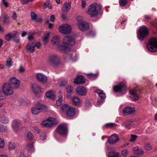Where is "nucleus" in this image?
<instances>
[{"instance_id": "obj_64", "label": "nucleus", "mask_w": 157, "mask_h": 157, "mask_svg": "<svg viewBox=\"0 0 157 157\" xmlns=\"http://www.w3.org/2000/svg\"><path fill=\"white\" fill-rule=\"evenodd\" d=\"M19 157H28L27 156L25 155L24 153L23 152H21Z\"/></svg>"}, {"instance_id": "obj_21", "label": "nucleus", "mask_w": 157, "mask_h": 157, "mask_svg": "<svg viewBox=\"0 0 157 157\" xmlns=\"http://www.w3.org/2000/svg\"><path fill=\"white\" fill-rule=\"evenodd\" d=\"M33 91L36 94L39 93L41 92V89L38 85L36 83H34L32 86Z\"/></svg>"}, {"instance_id": "obj_35", "label": "nucleus", "mask_w": 157, "mask_h": 157, "mask_svg": "<svg viewBox=\"0 0 157 157\" xmlns=\"http://www.w3.org/2000/svg\"><path fill=\"white\" fill-rule=\"evenodd\" d=\"M135 111L134 108L128 107V115L134 114Z\"/></svg>"}, {"instance_id": "obj_31", "label": "nucleus", "mask_w": 157, "mask_h": 157, "mask_svg": "<svg viewBox=\"0 0 157 157\" xmlns=\"http://www.w3.org/2000/svg\"><path fill=\"white\" fill-rule=\"evenodd\" d=\"M70 107L67 104H65L61 107V109L63 112L66 113Z\"/></svg>"}, {"instance_id": "obj_39", "label": "nucleus", "mask_w": 157, "mask_h": 157, "mask_svg": "<svg viewBox=\"0 0 157 157\" xmlns=\"http://www.w3.org/2000/svg\"><path fill=\"white\" fill-rule=\"evenodd\" d=\"M5 39L6 41H10L12 39L11 34L8 33L6 34L5 37Z\"/></svg>"}, {"instance_id": "obj_26", "label": "nucleus", "mask_w": 157, "mask_h": 157, "mask_svg": "<svg viewBox=\"0 0 157 157\" xmlns=\"http://www.w3.org/2000/svg\"><path fill=\"white\" fill-rule=\"evenodd\" d=\"M95 92L97 93L99 97L101 99L104 100V99L105 98V95L103 92L101 90H97L94 91Z\"/></svg>"}, {"instance_id": "obj_59", "label": "nucleus", "mask_w": 157, "mask_h": 157, "mask_svg": "<svg viewBox=\"0 0 157 157\" xmlns=\"http://www.w3.org/2000/svg\"><path fill=\"white\" fill-rule=\"evenodd\" d=\"M82 8H84L85 7V5L86 4V0H82Z\"/></svg>"}, {"instance_id": "obj_48", "label": "nucleus", "mask_w": 157, "mask_h": 157, "mask_svg": "<svg viewBox=\"0 0 157 157\" xmlns=\"http://www.w3.org/2000/svg\"><path fill=\"white\" fill-rule=\"evenodd\" d=\"M91 105L90 101L88 99H86L85 101V105L87 107L90 106Z\"/></svg>"}, {"instance_id": "obj_37", "label": "nucleus", "mask_w": 157, "mask_h": 157, "mask_svg": "<svg viewBox=\"0 0 157 157\" xmlns=\"http://www.w3.org/2000/svg\"><path fill=\"white\" fill-rule=\"evenodd\" d=\"M64 7L67 11L70 10L71 8V2H66L64 4Z\"/></svg>"}, {"instance_id": "obj_45", "label": "nucleus", "mask_w": 157, "mask_h": 157, "mask_svg": "<svg viewBox=\"0 0 157 157\" xmlns=\"http://www.w3.org/2000/svg\"><path fill=\"white\" fill-rule=\"evenodd\" d=\"M6 127L3 125H0V131L3 132H4L6 129Z\"/></svg>"}, {"instance_id": "obj_16", "label": "nucleus", "mask_w": 157, "mask_h": 157, "mask_svg": "<svg viewBox=\"0 0 157 157\" xmlns=\"http://www.w3.org/2000/svg\"><path fill=\"white\" fill-rule=\"evenodd\" d=\"M77 93L79 95L84 96L86 95L87 90L83 86H79L77 88Z\"/></svg>"}, {"instance_id": "obj_50", "label": "nucleus", "mask_w": 157, "mask_h": 157, "mask_svg": "<svg viewBox=\"0 0 157 157\" xmlns=\"http://www.w3.org/2000/svg\"><path fill=\"white\" fill-rule=\"evenodd\" d=\"M33 145L32 144H28L26 146L27 149L29 151H30L31 150H32L33 148Z\"/></svg>"}, {"instance_id": "obj_5", "label": "nucleus", "mask_w": 157, "mask_h": 157, "mask_svg": "<svg viewBox=\"0 0 157 157\" xmlns=\"http://www.w3.org/2000/svg\"><path fill=\"white\" fill-rule=\"evenodd\" d=\"M126 85L124 83L121 82L117 85L113 86V89L116 92H120L124 94L126 92Z\"/></svg>"}, {"instance_id": "obj_34", "label": "nucleus", "mask_w": 157, "mask_h": 157, "mask_svg": "<svg viewBox=\"0 0 157 157\" xmlns=\"http://www.w3.org/2000/svg\"><path fill=\"white\" fill-rule=\"evenodd\" d=\"M50 35L49 32L47 33L46 36H44L43 39V41L45 44H47L48 41V39L50 36Z\"/></svg>"}, {"instance_id": "obj_22", "label": "nucleus", "mask_w": 157, "mask_h": 157, "mask_svg": "<svg viewBox=\"0 0 157 157\" xmlns=\"http://www.w3.org/2000/svg\"><path fill=\"white\" fill-rule=\"evenodd\" d=\"M20 123V121L18 120H14L12 122V127L14 130H16L19 128Z\"/></svg>"}, {"instance_id": "obj_43", "label": "nucleus", "mask_w": 157, "mask_h": 157, "mask_svg": "<svg viewBox=\"0 0 157 157\" xmlns=\"http://www.w3.org/2000/svg\"><path fill=\"white\" fill-rule=\"evenodd\" d=\"M6 65L9 67H10L12 65V60L10 57H9L6 61Z\"/></svg>"}, {"instance_id": "obj_33", "label": "nucleus", "mask_w": 157, "mask_h": 157, "mask_svg": "<svg viewBox=\"0 0 157 157\" xmlns=\"http://www.w3.org/2000/svg\"><path fill=\"white\" fill-rule=\"evenodd\" d=\"M0 121L4 123H7L9 121L8 118L4 116H2L0 117Z\"/></svg>"}, {"instance_id": "obj_57", "label": "nucleus", "mask_w": 157, "mask_h": 157, "mask_svg": "<svg viewBox=\"0 0 157 157\" xmlns=\"http://www.w3.org/2000/svg\"><path fill=\"white\" fill-rule=\"evenodd\" d=\"M18 71L19 72L22 73L25 71V69L22 67L21 65L20 66Z\"/></svg>"}, {"instance_id": "obj_63", "label": "nucleus", "mask_w": 157, "mask_h": 157, "mask_svg": "<svg viewBox=\"0 0 157 157\" xmlns=\"http://www.w3.org/2000/svg\"><path fill=\"white\" fill-rule=\"evenodd\" d=\"M103 100L101 99L100 98V99H98V100L97 102V104L98 105H100L101 102L103 101Z\"/></svg>"}, {"instance_id": "obj_55", "label": "nucleus", "mask_w": 157, "mask_h": 157, "mask_svg": "<svg viewBox=\"0 0 157 157\" xmlns=\"http://www.w3.org/2000/svg\"><path fill=\"white\" fill-rule=\"evenodd\" d=\"M122 154L124 157H126L128 154L127 151V150H124L121 152Z\"/></svg>"}, {"instance_id": "obj_42", "label": "nucleus", "mask_w": 157, "mask_h": 157, "mask_svg": "<svg viewBox=\"0 0 157 157\" xmlns=\"http://www.w3.org/2000/svg\"><path fill=\"white\" fill-rule=\"evenodd\" d=\"M119 3L121 6H123L127 4V2L126 0H120Z\"/></svg>"}, {"instance_id": "obj_9", "label": "nucleus", "mask_w": 157, "mask_h": 157, "mask_svg": "<svg viewBox=\"0 0 157 157\" xmlns=\"http://www.w3.org/2000/svg\"><path fill=\"white\" fill-rule=\"evenodd\" d=\"M59 30L62 33L68 34L71 32V27L70 25L68 24H63L59 26Z\"/></svg>"}, {"instance_id": "obj_7", "label": "nucleus", "mask_w": 157, "mask_h": 157, "mask_svg": "<svg viewBox=\"0 0 157 157\" xmlns=\"http://www.w3.org/2000/svg\"><path fill=\"white\" fill-rule=\"evenodd\" d=\"M2 91L3 93L6 95L9 96L13 92V87L9 83H5L2 87Z\"/></svg>"}, {"instance_id": "obj_8", "label": "nucleus", "mask_w": 157, "mask_h": 157, "mask_svg": "<svg viewBox=\"0 0 157 157\" xmlns=\"http://www.w3.org/2000/svg\"><path fill=\"white\" fill-rule=\"evenodd\" d=\"M57 123V121L55 118L49 117L47 119V121L43 122L42 124L44 127H51Z\"/></svg>"}, {"instance_id": "obj_24", "label": "nucleus", "mask_w": 157, "mask_h": 157, "mask_svg": "<svg viewBox=\"0 0 157 157\" xmlns=\"http://www.w3.org/2000/svg\"><path fill=\"white\" fill-rule=\"evenodd\" d=\"M59 41V38L57 36H54L51 40L52 44L54 46L58 45Z\"/></svg>"}, {"instance_id": "obj_53", "label": "nucleus", "mask_w": 157, "mask_h": 157, "mask_svg": "<svg viewBox=\"0 0 157 157\" xmlns=\"http://www.w3.org/2000/svg\"><path fill=\"white\" fill-rule=\"evenodd\" d=\"M128 128H129V125H130V127H132L134 126V122L133 121H128Z\"/></svg>"}, {"instance_id": "obj_30", "label": "nucleus", "mask_w": 157, "mask_h": 157, "mask_svg": "<svg viewBox=\"0 0 157 157\" xmlns=\"http://www.w3.org/2000/svg\"><path fill=\"white\" fill-rule=\"evenodd\" d=\"M86 75L90 79H94L97 78L98 75L97 74H93L92 73L86 74Z\"/></svg>"}, {"instance_id": "obj_25", "label": "nucleus", "mask_w": 157, "mask_h": 157, "mask_svg": "<svg viewBox=\"0 0 157 157\" xmlns=\"http://www.w3.org/2000/svg\"><path fill=\"white\" fill-rule=\"evenodd\" d=\"M72 103L75 106H78L80 105L81 101L78 98L74 97L72 99Z\"/></svg>"}, {"instance_id": "obj_47", "label": "nucleus", "mask_w": 157, "mask_h": 157, "mask_svg": "<svg viewBox=\"0 0 157 157\" xmlns=\"http://www.w3.org/2000/svg\"><path fill=\"white\" fill-rule=\"evenodd\" d=\"M4 140L3 139L0 138V148H3L4 147Z\"/></svg>"}, {"instance_id": "obj_38", "label": "nucleus", "mask_w": 157, "mask_h": 157, "mask_svg": "<svg viewBox=\"0 0 157 157\" xmlns=\"http://www.w3.org/2000/svg\"><path fill=\"white\" fill-rule=\"evenodd\" d=\"M144 147L147 150H150L152 148L151 146L150 143H146L144 144Z\"/></svg>"}, {"instance_id": "obj_3", "label": "nucleus", "mask_w": 157, "mask_h": 157, "mask_svg": "<svg viewBox=\"0 0 157 157\" xmlns=\"http://www.w3.org/2000/svg\"><path fill=\"white\" fill-rule=\"evenodd\" d=\"M148 50L154 52L157 51V38H153L151 39L147 45Z\"/></svg>"}, {"instance_id": "obj_2", "label": "nucleus", "mask_w": 157, "mask_h": 157, "mask_svg": "<svg viewBox=\"0 0 157 157\" xmlns=\"http://www.w3.org/2000/svg\"><path fill=\"white\" fill-rule=\"evenodd\" d=\"M56 133L61 136H66L68 133V129L66 124L62 123L59 125L56 129Z\"/></svg>"}, {"instance_id": "obj_29", "label": "nucleus", "mask_w": 157, "mask_h": 157, "mask_svg": "<svg viewBox=\"0 0 157 157\" xmlns=\"http://www.w3.org/2000/svg\"><path fill=\"white\" fill-rule=\"evenodd\" d=\"M50 1L49 0H47L44 3V5L43 6V8L44 9H46L47 7L51 9L52 8V5L50 4Z\"/></svg>"}, {"instance_id": "obj_51", "label": "nucleus", "mask_w": 157, "mask_h": 157, "mask_svg": "<svg viewBox=\"0 0 157 157\" xmlns=\"http://www.w3.org/2000/svg\"><path fill=\"white\" fill-rule=\"evenodd\" d=\"M33 43H34L35 44H34V47H36L38 48H39L41 46V44L40 42H33Z\"/></svg>"}, {"instance_id": "obj_49", "label": "nucleus", "mask_w": 157, "mask_h": 157, "mask_svg": "<svg viewBox=\"0 0 157 157\" xmlns=\"http://www.w3.org/2000/svg\"><path fill=\"white\" fill-rule=\"evenodd\" d=\"M8 148L9 150H11L15 148L13 143L10 142L8 145Z\"/></svg>"}, {"instance_id": "obj_56", "label": "nucleus", "mask_w": 157, "mask_h": 157, "mask_svg": "<svg viewBox=\"0 0 157 157\" xmlns=\"http://www.w3.org/2000/svg\"><path fill=\"white\" fill-rule=\"evenodd\" d=\"M66 48V47L65 46L60 45L58 47V49L60 50H65Z\"/></svg>"}, {"instance_id": "obj_12", "label": "nucleus", "mask_w": 157, "mask_h": 157, "mask_svg": "<svg viewBox=\"0 0 157 157\" xmlns=\"http://www.w3.org/2000/svg\"><path fill=\"white\" fill-rule=\"evenodd\" d=\"M43 107V105L40 104H38L35 107L32 108V113L34 115L38 114L42 111Z\"/></svg>"}, {"instance_id": "obj_54", "label": "nucleus", "mask_w": 157, "mask_h": 157, "mask_svg": "<svg viewBox=\"0 0 157 157\" xmlns=\"http://www.w3.org/2000/svg\"><path fill=\"white\" fill-rule=\"evenodd\" d=\"M123 113L125 115H128V107H126L123 109Z\"/></svg>"}, {"instance_id": "obj_32", "label": "nucleus", "mask_w": 157, "mask_h": 157, "mask_svg": "<svg viewBox=\"0 0 157 157\" xmlns=\"http://www.w3.org/2000/svg\"><path fill=\"white\" fill-rule=\"evenodd\" d=\"M62 96L60 95L58 99L56 101V105L58 106H59L61 105V102L63 101Z\"/></svg>"}, {"instance_id": "obj_40", "label": "nucleus", "mask_w": 157, "mask_h": 157, "mask_svg": "<svg viewBox=\"0 0 157 157\" xmlns=\"http://www.w3.org/2000/svg\"><path fill=\"white\" fill-rule=\"evenodd\" d=\"M66 89L67 92L69 94L72 93L73 90V86H67Z\"/></svg>"}, {"instance_id": "obj_23", "label": "nucleus", "mask_w": 157, "mask_h": 157, "mask_svg": "<svg viewBox=\"0 0 157 157\" xmlns=\"http://www.w3.org/2000/svg\"><path fill=\"white\" fill-rule=\"evenodd\" d=\"M75 108L72 107H70L66 112L67 115L70 117H73L75 113Z\"/></svg>"}, {"instance_id": "obj_17", "label": "nucleus", "mask_w": 157, "mask_h": 157, "mask_svg": "<svg viewBox=\"0 0 157 157\" xmlns=\"http://www.w3.org/2000/svg\"><path fill=\"white\" fill-rule=\"evenodd\" d=\"M36 77L37 79L42 82L45 83L47 81V77L41 73H37Z\"/></svg>"}, {"instance_id": "obj_6", "label": "nucleus", "mask_w": 157, "mask_h": 157, "mask_svg": "<svg viewBox=\"0 0 157 157\" xmlns=\"http://www.w3.org/2000/svg\"><path fill=\"white\" fill-rule=\"evenodd\" d=\"M148 34V31L147 28L145 26H142L139 28L137 36L139 40H142L147 36Z\"/></svg>"}, {"instance_id": "obj_58", "label": "nucleus", "mask_w": 157, "mask_h": 157, "mask_svg": "<svg viewBox=\"0 0 157 157\" xmlns=\"http://www.w3.org/2000/svg\"><path fill=\"white\" fill-rule=\"evenodd\" d=\"M12 17L13 20H15L17 19V15L16 12L15 11L13 12Z\"/></svg>"}, {"instance_id": "obj_60", "label": "nucleus", "mask_w": 157, "mask_h": 157, "mask_svg": "<svg viewBox=\"0 0 157 157\" xmlns=\"http://www.w3.org/2000/svg\"><path fill=\"white\" fill-rule=\"evenodd\" d=\"M2 2L3 3L6 7H7L8 6V3L7 2L5 1V0H2Z\"/></svg>"}, {"instance_id": "obj_11", "label": "nucleus", "mask_w": 157, "mask_h": 157, "mask_svg": "<svg viewBox=\"0 0 157 157\" xmlns=\"http://www.w3.org/2000/svg\"><path fill=\"white\" fill-rule=\"evenodd\" d=\"M63 43L64 44L69 46H73L75 43L74 39L71 37L68 36L64 37Z\"/></svg>"}, {"instance_id": "obj_44", "label": "nucleus", "mask_w": 157, "mask_h": 157, "mask_svg": "<svg viewBox=\"0 0 157 157\" xmlns=\"http://www.w3.org/2000/svg\"><path fill=\"white\" fill-rule=\"evenodd\" d=\"M137 137V136L136 135H131V138L130 139L129 141L131 142L135 141Z\"/></svg>"}, {"instance_id": "obj_62", "label": "nucleus", "mask_w": 157, "mask_h": 157, "mask_svg": "<svg viewBox=\"0 0 157 157\" xmlns=\"http://www.w3.org/2000/svg\"><path fill=\"white\" fill-rule=\"evenodd\" d=\"M55 19V17L54 15H52L50 18V20L52 22H53Z\"/></svg>"}, {"instance_id": "obj_1", "label": "nucleus", "mask_w": 157, "mask_h": 157, "mask_svg": "<svg viewBox=\"0 0 157 157\" xmlns=\"http://www.w3.org/2000/svg\"><path fill=\"white\" fill-rule=\"evenodd\" d=\"M101 10V6L97 3H94L89 6L87 13L90 17H94L98 16Z\"/></svg>"}, {"instance_id": "obj_28", "label": "nucleus", "mask_w": 157, "mask_h": 157, "mask_svg": "<svg viewBox=\"0 0 157 157\" xmlns=\"http://www.w3.org/2000/svg\"><path fill=\"white\" fill-rule=\"evenodd\" d=\"M108 155L109 157H118L119 156L118 152L113 149L109 152Z\"/></svg>"}, {"instance_id": "obj_14", "label": "nucleus", "mask_w": 157, "mask_h": 157, "mask_svg": "<svg viewBox=\"0 0 157 157\" xmlns=\"http://www.w3.org/2000/svg\"><path fill=\"white\" fill-rule=\"evenodd\" d=\"M11 86L14 88L18 87L19 86L20 81L15 77H13L10 80V83Z\"/></svg>"}, {"instance_id": "obj_19", "label": "nucleus", "mask_w": 157, "mask_h": 157, "mask_svg": "<svg viewBox=\"0 0 157 157\" xmlns=\"http://www.w3.org/2000/svg\"><path fill=\"white\" fill-rule=\"evenodd\" d=\"M58 56L56 55H53L50 56L49 59L50 62L53 64H55L58 63L59 61Z\"/></svg>"}, {"instance_id": "obj_18", "label": "nucleus", "mask_w": 157, "mask_h": 157, "mask_svg": "<svg viewBox=\"0 0 157 157\" xmlns=\"http://www.w3.org/2000/svg\"><path fill=\"white\" fill-rule=\"evenodd\" d=\"M108 142L110 144H114L119 140L118 137L116 134H113L109 137L108 139Z\"/></svg>"}, {"instance_id": "obj_41", "label": "nucleus", "mask_w": 157, "mask_h": 157, "mask_svg": "<svg viewBox=\"0 0 157 157\" xmlns=\"http://www.w3.org/2000/svg\"><path fill=\"white\" fill-rule=\"evenodd\" d=\"M115 125L116 124L114 123H109L106 124L105 125L104 127L106 128H112L113 127L115 126Z\"/></svg>"}, {"instance_id": "obj_61", "label": "nucleus", "mask_w": 157, "mask_h": 157, "mask_svg": "<svg viewBox=\"0 0 157 157\" xmlns=\"http://www.w3.org/2000/svg\"><path fill=\"white\" fill-rule=\"evenodd\" d=\"M5 98V97L3 95L1 91L0 90V99L3 100Z\"/></svg>"}, {"instance_id": "obj_4", "label": "nucleus", "mask_w": 157, "mask_h": 157, "mask_svg": "<svg viewBox=\"0 0 157 157\" xmlns=\"http://www.w3.org/2000/svg\"><path fill=\"white\" fill-rule=\"evenodd\" d=\"M77 24L79 29L82 31H85L89 28V25L86 21L83 20L80 17L77 18Z\"/></svg>"}, {"instance_id": "obj_15", "label": "nucleus", "mask_w": 157, "mask_h": 157, "mask_svg": "<svg viewBox=\"0 0 157 157\" xmlns=\"http://www.w3.org/2000/svg\"><path fill=\"white\" fill-rule=\"evenodd\" d=\"M74 82L76 84H82L86 82V79L82 75H79L74 79Z\"/></svg>"}, {"instance_id": "obj_27", "label": "nucleus", "mask_w": 157, "mask_h": 157, "mask_svg": "<svg viewBox=\"0 0 157 157\" xmlns=\"http://www.w3.org/2000/svg\"><path fill=\"white\" fill-rule=\"evenodd\" d=\"M46 97L49 98H51L52 99H56V96L53 91H50L47 92L46 94Z\"/></svg>"}, {"instance_id": "obj_52", "label": "nucleus", "mask_w": 157, "mask_h": 157, "mask_svg": "<svg viewBox=\"0 0 157 157\" xmlns=\"http://www.w3.org/2000/svg\"><path fill=\"white\" fill-rule=\"evenodd\" d=\"M12 36V38H17V37H19V35L18 34L17 32H14V33L13 34H11Z\"/></svg>"}, {"instance_id": "obj_36", "label": "nucleus", "mask_w": 157, "mask_h": 157, "mask_svg": "<svg viewBox=\"0 0 157 157\" xmlns=\"http://www.w3.org/2000/svg\"><path fill=\"white\" fill-rule=\"evenodd\" d=\"M34 138V136L32 133L30 132H29L26 136V139L29 140H32Z\"/></svg>"}, {"instance_id": "obj_20", "label": "nucleus", "mask_w": 157, "mask_h": 157, "mask_svg": "<svg viewBox=\"0 0 157 157\" xmlns=\"http://www.w3.org/2000/svg\"><path fill=\"white\" fill-rule=\"evenodd\" d=\"M34 44L32 43H29L26 47V48L27 52H31L32 53L34 52L35 48L34 46Z\"/></svg>"}, {"instance_id": "obj_10", "label": "nucleus", "mask_w": 157, "mask_h": 157, "mask_svg": "<svg viewBox=\"0 0 157 157\" xmlns=\"http://www.w3.org/2000/svg\"><path fill=\"white\" fill-rule=\"evenodd\" d=\"M129 98L135 101H137L139 100V95L137 93L136 89L130 90L129 91Z\"/></svg>"}, {"instance_id": "obj_13", "label": "nucleus", "mask_w": 157, "mask_h": 157, "mask_svg": "<svg viewBox=\"0 0 157 157\" xmlns=\"http://www.w3.org/2000/svg\"><path fill=\"white\" fill-rule=\"evenodd\" d=\"M132 152L134 154L138 155H142L144 154L143 149L138 146L133 147Z\"/></svg>"}, {"instance_id": "obj_46", "label": "nucleus", "mask_w": 157, "mask_h": 157, "mask_svg": "<svg viewBox=\"0 0 157 157\" xmlns=\"http://www.w3.org/2000/svg\"><path fill=\"white\" fill-rule=\"evenodd\" d=\"M31 19L33 20H35L37 17V15L35 13L33 12L31 13Z\"/></svg>"}]
</instances>
